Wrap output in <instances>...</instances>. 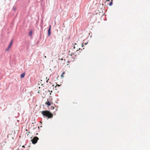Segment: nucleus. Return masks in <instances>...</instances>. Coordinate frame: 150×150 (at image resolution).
I'll return each instance as SVG.
<instances>
[{
	"mask_svg": "<svg viewBox=\"0 0 150 150\" xmlns=\"http://www.w3.org/2000/svg\"><path fill=\"white\" fill-rule=\"evenodd\" d=\"M41 113L44 116L48 118H52L53 117V114L48 110L43 111L41 112Z\"/></svg>",
	"mask_w": 150,
	"mask_h": 150,
	"instance_id": "nucleus-1",
	"label": "nucleus"
},
{
	"mask_svg": "<svg viewBox=\"0 0 150 150\" xmlns=\"http://www.w3.org/2000/svg\"><path fill=\"white\" fill-rule=\"evenodd\" d=\"M38 139L39 138L38 137H34L33 139L31 140L32 143L34 144H35L37 142V141Z\"/></svg>",
	"mask_w": 150,
	"mask_h": 150,
	"instance_id": "nucleus-2",
	"label": "nucleus"
},
{
	"mask_svg": "<svg viewBox=\"0 0 150 150\" xmlns=\"http://www.w3.org/2000/svg\"><path fill=\"white\" fill-rule=\"evenodd\" d=\"M12 43H13V41H12H12H11V42H10L8 46V47L6 50V51H8L9 50L10 48L11 47V46L12 45Z\"/></svg>",
	"mask_w": 150,
	"mask_h": 150,
	"instance_id": "nucleus-3",
	"label": "nucleus"
},
{
	"mask_svg": "<svg viewBox=\"0 0 150 150\" xmlns=\"http://www.w3.org/2000/svg\"><path fill=\"white\" fill-rule=\"evenodd\" d=\"M51 25H50L48 30V36H50L51 34Z\"/></svg>",
	"mask_w": 150,
	"mask_h": 150,
	"instance_id": "nucleus-4",
	"label": "nucleus"
},
{
	"mask_svg": "<svg viewBox=\"0 0 150 150\" xmlns=\"http://www.w3.org/2000/svg\"><path fill=\"white\" fill-rule=\"evenodd\" d=\"M25 75V72L22 73L21 75V78H23L24 77Z\"/></svg>",
	"mask_w": 150,
	"mask_h": 150,
	"instance_id": "nucleus-5",
	"label": "nucleus"
},
{
	"mask_svg": "<svg viewBox=\"0 0 150 150\" xmlns=\"http://www.w3.org/2000/svg\"><path fill=\"white\" fill-rule=\"evenodd\" d=\"M29 35L31 36L32 35V30H30L29 33Z\"/></svg>",
	"mask_w": 150,
	"mask_h": 150,
	"instance_id": "nucleus-6",
	"label": "nucleus"
},
{
	"mask_svg": "<svg viewBox=\"0 0 150 150\" xmlns=\"http://www.w3.org/2000/svg\"><path fill=\"white\" fill-rule=\"evenodd\" d=\"M45 103L48 105L50 106L51 105V103L48 101L46 102Z\"/></svg>",
	"mask_w": 150,
	"mask_h": 150,
	"instance_id": "nucleus-7",
	"label": "nucleus"
},
{
	"mask_svg": "<svg viewBox=\"0 0 150 150\" xmlns=\"http://www.w3.org/2000/svg\"><path fill=\"white\" fill-rule=\"evenodd\" d=\"M112 1H113L112 0H111V2L109 4V5L110 6H111V5H112Z\"/></svg>",
	"mask_w": 150,
	"mask_h": 150,
	"instance_id": "nucleus-8",
	"label": "nucleus"
},
{
	"mask_svg": "<svg viewBox=\"0 0 150 150\" xmlns=\"http://www.w3.org/2000/svg\"><path fill=\"white\" fill-rule=\"evenodd\" d=\"M61 77L62 78H63L64 77V76H63V74H62L61 75Z\"/></svg>",
	"mask_w": 150,
	"mask_h": 150,
	"instance_id": "nucleus-9",
	"label": "nucleus"
},
{
	"mask_svg": "<svg viewBox=\"0 0 150 150\" xmlns=\"http://www.w3.org/2000/svg\"><path fill=\"white\" fill-rule=\"evenodd\" d=\"M65 74V72H63L62 74L64 75Z\"/></svg>",
	"mask_w": 150,
	"mask_h": 150,
	"instance_id": "nucleus-10",
	"label": "nucleus"
},
{
	"mask_svg": "<svg viewBox=\"0 0 150 150\" xmlns=\"http://www.w3.org/2000/svg\"><path fill=\"white\" fill-rule=\"evenodd\" d=\"M49 80V79H47V81H46L47 82V83L48 82V81Z\"/></svg>",
	"mask_w": 150,
	"mask_h": 150,
	"instance_id": "nucleus-11",
	"label": "nucleus"
},
{
	"mask_svg": "<svg viewBox=\"0 0 150 150\" xmlns=\"http://www.w3.org/2000/svg\"><path fill=\"white\" fill-rule=\"evenodd\" d=\"M109 1H110V0H107L106 1L107 2Z\"/></svg>",
	"mask_w": 150,
	"mask_h": 150,
	"instance_id": "nucleus-12",
	"label": "nucleus"
},
{
	"mask_svg": "<svg viewBox=\"0 0 150 150\" xmlns=\"http://www.w3.org/2000/svg\"><path fill=\"white\" fill-rule=\"evenodd\" d=\"M56 86H60L58 84H57Z\"/></svg>",
	"mask_w": 150,
	"mask_h": 150,
	"instance_id": "nucleus-13",
	"label": "nucleus"
},
{
	"mask_svg": "<svg viewBox=\"0 0 150 150\" xmlns=\"http://www.w3.org/2000/svg\"><path fill=\"white\" fill-rule=\"evenodd\" d=\"M22 147H25L24 146H22Z\"/></svg>",
	"mask_w": 150,
	"mask_h": 150,
	"instance_id": "nucleus-14",
	"label": "nucleus"
},
{
	"mask_svg": "<svg viewBox=\"0 0 150 150\" xmlns=\"http://www.w3.org/2000/svg\"><path fill=\"white\" fill-rule=\"evenodd\" d=\"M82 46H83V44H82Z\"/></svg>",
	"mask_w": 150,
	"mask_h": 150,
	"instance_id": "nucleus-15",
	"label": "nucleus"
},
{
	"mask_svg": "<svg viewBox=\"0 0 150 150\" xmlns=\"http://www.w3.org/2000/svg\"><path fill=\"white\" fill-rule=\"evenodd\" d=\"M45 58H46V56H45Z\"/></svg>",
	"mask_w": 150,
	"mask_h": 150,
	"instance_id": "nucleus-16",
	"label": "nucleus"
}]
</instances>
